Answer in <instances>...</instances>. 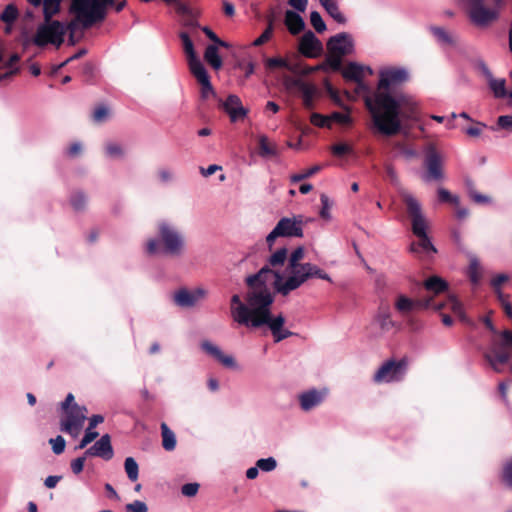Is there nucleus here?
<instances>
[{
    "label": "nucleus",
    "mask_w": 512,
    "mask_h": 512,
    "mask_svg": "<svg viewBox=\"0 0 512 512\" xmlns=\"http://www.w3.org/2000/svg\"><path fill=\"white\" fill-rule=\"evenodd\" d=\"M394 306L397 312L406 319L407 325L413 330L416 329V320L410 314L417 309L432 308L438 311L446 308L458 316L462 322L470 323L464 313L462 303L453 295H449L445 302L435 303L432 296L413 300L406 295L400 294L397 296Z\"/></svg>",
    "instance_id": "nucleus-4"
},
{
    "label": "nucleus",
    "mask_w": 512,
    "mask_h": 512,
    "mask_svg": "<svg viewBox=\"0 0 512 512\" xmlns=\"http://www.w3.org/2000/svg\"><path fill=\"white\" fill-rule=\"evenodd\" d=\"M111 115V111L108 106L104 104H99L94 108L92 113V121L96 124H101L106 122Z\"/></svg>",
    "instance_id": "nucleus-36"
},
{
    "label": "nucleus",
    "mask_w": 512,
    "mask_h": 512,
    "mask_svg": "<svg viewBox=\"0 0 512 512\" xmlns=\"http://www.w3.org/2000/svg\"><path fill=\"white\" fill-rule=\"evenodd\" d=\"M327 13L338 23H345L346 18L339 10V3L342 0H319Z\"/></svg>",
    "instance_id": "nucleus-29"
},
{
    "label": "nucleus",
    "mask_w": 512,
    "mask_h": 512,
    "mask_svg": "<svg viewBox=\"0 0 512 512\" xmlns=\"http://www.w3.org/2000/svg\"><path fill=\"white\" fill-rule=\"evenodd\" d=\"M304 256V248L302 246L297 247L288 256V263L283 271H272L264 266L256 273L265 272L263 278H257L254 284L271 287L280 295L287 296L312 278L332 281L330 276L317 265L309 262L302 263Z\"/></svg>",
    "instance_id": "nucleus-3"
},
{
    "label": "nucleus",
    "mask_w": 512,
    "mask_h": 512,
    "mask_svg": "<svg viewBox=\"0 0 512 512\" xmlns=\"http://www.w3.org/2000/svg\"><path fill=\"white\" fill-rule=\"evenodd\" d=\"M200 348L204 353L218 361L224 367L231 369H235L237 367L234 357L230 354L224 353L218 345L210 340H203L200 343Z\"/></svg>",
    "instance_id": "nucleus-15"
},
{
    "label": "nucleus",
    "mask_w": 512,
    "mask_h": 512,
    "mask_svg": "<svg viewBox=\"0 0 512 512\" xmlns=\"http://www.w3.org/2000/svg\"><path fill=\"white\" fill-rule=\"evenodd\" d=\"M409 78L403 67H384L379 71L378 89L373 96H366L365 103L371 114L376 132L393 136L401 131L405 121L417 117V103L406 94L392 95L388 90Z\"/></svg>",
    "instance_id": "nucleus-1"
},
{
    "label": "nucleus",
    "mask_w": 512,
    "mask_h": 512,
    "mask_svg": "<svg viewBox=\"0 0 512 512\" xmlns=\"http://www.w3.org/2000/svg\"><path fill=\"white\" fill-rule=\"evenodd\" d=\"M105 154L111 159L122 158L125 154L124 148L116 142H107L105 145Z\"/></svg>",
    "instance_id": "nucleus-42"
},
{
    "label": "nucleus",
    "mask_w": 512,
    "mask_h": 512,
    "mask_svg": "<svg viewBox=\"0 0 512 512\" xmlns=\"http://www.w3.org/2000/svg\"><path fill=\"white\" fill-rule=\"evenodd\" d=\"M299 50L306 57H316L322 50V44L313 32L308 31L300 39Z\"/></svg>",
    "instance_id": "nucleus-22"
},
{
    "label": "nucleus",
    "mask_w": 512,
    "mask_h": 512,
    "mask_svg": "<svg viewBox=\"0 0 512 512\" xmlns=\"http://www.w3.org/2000/svg\"><path fill=\"white\" fill-rule=\"evenodd\" d=\"M70 204L75 211H82L87 205V196L82 191H75L70 197Z\"/></svg>",
    "instance_id": "nucleus-41"
},
{
    "label": "nucleus",
    "mask_w": 512,
    "mask_h": 512,
    "mask_svg": "<svg viewBox=\"0 0 512 512\" xmlns=\"http://www.w3.org/2000/svg\"><path fill=\"white\" fill-rule=\"evenodd\" d=\"M85 456L101 457L104 460H110L113 457L110 436L103 435L93 446L85 451Z\"/></svg>",
    "instance_id": "nucleus-20"
},
{
    "label": "nucleus",
    "mask_w": 512,
    "mask_h": 512,
    "mask_svg": "<svg viewBox=\"0 0 512 512\" xmlns=\"http://www.w3.org/2000/svg\"><path fill=\"white\" fill-rule=\"evenodd\" d=\"M286 261L288 262V250L282 247L271 254L266 266L272 271H275L279 270L278 268L282 267Z\"/></svg>",
    "instance_id": "nucleus-27"
},
{
    "label": "nucleus",
    "mask_w": 512,
    "mask_h": 512,
    "mask_svg": "<svg viewBox=\"0 0 512 512\" xmlns=\"http://www.w3.org/2000/svg\"><path fill=\"white\" fill-rule=\"evenodd\" d=\"M328 118H330V124L332 122H336L341 125H349L352 122L351 117L348 113L333 112L328 116Z\"/></svg>",
    "instance_id": "nucleus-50"
},
{
    "label": "nucleus",
    "mask_w": 512,
    "mask_h": 512,
    "mask_svg": "<svg viewBox=\"0 0 512 512\" xmlns=\"http://www.w3.org/2000/svg\"><path fill=\"white\" fill-rule=\"evenodd\" d=\"M429 31L435 38L436 42L442 46H455L457 43V37L444 27L431 25Z\"/></svg>",
    "instance_id": "nucleus-23"
},
{
    "label": "nucleus",
    "mask_w": 512,
    "mask_h": 512,
    "mask_svg": "<svg viewBox=\"0 0 512 512\" xmlns=\"http://www.w3.org/2000/svg\"><path fill=\"white\" fill-rule=\"evenodd\" d=\"M81 25L80 20H78L77 15L75 18L71 20L67 25H65L66 33L69 32V42L74 45L76 41L74 40V34L78 29V26Z\"/></svg>",
    "instance_id": "nucleus-54"
},
{
    "label": "nucleus",
    "mask_w": 512,
    "mask_h": 512,
    "mask_svg": "<svg viewBox=\"0 0 512 512\" xmlns=\"http://www.w3.org/2000/svg\"><path fill=\"white\" fill-rule=\"evenodd\" d=\"M374 320L384 331H389L395 326V322L392 320L391 312L388 307H380Z\"/></svg>",
    "instance_id": "nucleus-28"
},
{
    "label": "nucleus",
    "mask_w": 512,
    "mask_h": 512,
    "mask_svg": "<svg viewBox=\"0 0 512 512\" xmlns=\"http://www.w3.org/2000/svg\"><path fill=\"white\" fill-rule=\"evenodd\" d=\"M328 388L310 389L299 395L300 407L303 411H310L319 406L327 397Z\"/></svg>",
    "instance_id": "nucleus-16"
},
{
    "label": "nucleus",
    "mask_w": 512,
    "mask_h": 512,
    "mask_svg": "<svg viewBox=\"0 0 512 512\" xmlns=\"http://www.w3.org/2000/svg\"><path fill=\"white\" fill-rule=\"evenodd\" d=\"M327 48L330 53L346 56L353 51V41L349 34L339 33L329 39Z\"/></svg>",
    "instance_id": "nucleus-17"
},
{
    "label": "nucleus",
    "mask_w": 512,
    "mask_h": 512,
    "mask_svg": "<svg viewBox=\"0 0 512 512\" xmlns=\"http://www.w3.org/2000/svg\"><path fill=\"white\" fill-rule=\"evenodd\" d=\"M508 280H509V276L507 274L500 273L491 279L490 284H491L492 288L494 289V291L500 290L501 285L504 284L505 282H507Z\"/></svg>",
    "instance_id": "nucleus-58"
},
{
    "label": "nucleus",
    "mask_w": 512,
    "mask_h": 512,
    "mask_svg": "<svg viewBox=\"0 0 512 512\" xmlns=\"http://www.w3.org/2000/svg\"><path fill=\"white\" fill-rule=\"evenodd\" d=\"M265 65L269 69L285 68L291 72H295L296 68L291 65L286 59L281 57L268 58Z\"/></svg>",
    "instance_id": "nucleus-39"
},
{
    "label": "nucleus",
    "mask_w": 512,
    "mask_h": 512,
    "mask_svg": "<svg viewBox=\"0 0 512 512\" xmlns=\"http://www.w3.org/2000/svg\"><path fill=\"white\" fill-rule=\"evenodd\" d=\"M272 34H273V24L270 22L268 27L265 29V31L257 39L254 40L252 45L256 46V47L263 45L264 43H266L267 41H269L271 39Z\"/></svg>",
    "instance_id": "nucleus-51"
},
{
    "label": "nucleus",
    "mask_w": 512,
    "mask_h": 512,
    "mask_svg": "<svg viewBox=\"0 0 512 512\" xmlns=\"http://www.w3.org/2000/svg\"><path fill=\"white\" fill-rule=\"evenodd\" d=\"M18 18V9L14 4H8L0 14V20L6 25H12Z\"/></svg>",
    "instance_id": "nucleus-38"
},
{
    "label": "nucleus",
    "mask_w": 512,
    "mask_h": 512,
    "mask_svg": "<svg viewBox=\"0 0 512 512\" xmlns=\"http://www.w3.org/2000/svg\"><path fill=\"white\" fill-rule=\"evenodd\" d=\"M161 435L163 448L166 451H173L176 447V436L166 423L161 424Z\"/></svg>",
    "instance_id": "nucleus-32"
},
{
    "label": "nucleus",
    "mask_w": 512,
    "mask_h": 512,
    "mask_svg": "<svg viewBox=\"0 0 512 512\" xmlns=\"http://www.w3.org/2000/svg\"><path fill=\"white\" fill-rule=\"evenodd\" d=\"M304 224L305 220L302 215L281 218L266 237L269 249H272V246L278 237H303Z\"/></svg>",
    "instance_id": "nucleus-10"
},
{
    "label": "nucleus",
    "mask_w": 512,
    "mask_h": 512,
    "mask_svg": "<svg viewBox=\"0 0 512 512\" xmlns=\"http://www.w3.org/2000/svg\"><path fill=\"white\" fill-rule=\"evenodd\" d=\"M399 195L411 218L412 232L418 238L417 242L410 245V251L425 254L435 253L436 249L426 233L428 223L423 214L420 202L413 194L404 188L399 189Z\"/></svg>",
    "instance_id": "nucleus-6"
},
{
    "label": "nucleus",
    "mask_w": 512,
    "mask_h": 512,
    "mask_svg": "<svg viewBox=\"0 0 512 512\" xmlns=\"http://www.w3.org/2000/svg\"><path fill=\"white\" fill-rule=\"evenodd\" d=\"M157 238H149L145 251L149 255H169L179 257L184 254L186 242L182 232L169 220L161 219L156 223Z\"/></svg>",
    "instance_id": "nucleus-5"
},
{
    "label": "nucleus",
    "mask_w": 512,
    "mask_h": 512,
    "mask_svg": "<svg viewBox=\"0 0 512 512\" xmlns=\"http://www.w3.org/2000/svg\"><path fill=\"white\" fill-rule=\"evenodd\" d=\"M113 0H72L71 12L77 15L83 29L92 27L105 17V7Z\"/></svg>",
    "instance_id": "nucleus-8"
},
{
    "label": "nucleus",
    "mask_w": 512,
    "mask_h": 512,
    "mask_svg": "<svg viewBox=\"0 0 512 512\" xmlns=\"http://www.w3.org/2000/svg\"><path fill=\"white\" fill-rule=\"evenodd\" d=\"M203 32L207 35V37L212 40L215 44L221 47L227 48L229 45L227 42L221 40L210 28L203 27Z\"/></svg>",
    "instance_id": "nucleus-59"
},
{
    "label": "nucleus",
    "mask_w": 512,
    "mask_h": 512,
    "mask_svg": "<svg viewBox=\"0 0 512 512\" xmlns=\"http://www.w3.org/2000/svg\"><path fill=\"white\" fill-rule=\"evenodd\" d=\"M321 169V167L319 165H315L309 169H306L305 171L301 172V173H298V174H294L290 177V181L292 183H297V182H300L304 179H307L311 176H313L314 174H316L317 172H319Z\"/></svg>",
    "instance_id": "nucleus-45"
},
{
    "label": "nucleus",
    "mask_w": 512,
    "mask_h": 512,
    "mask_svg": "<svg viewBox=\"0 0 512 512\" xmlns=\"http://www.w3.org/2000/svg\"><path fill=\"white\" fill-rule=\"evenodd\" d=\"M222 108L229 115L231 122L243 120L248 114V110L243 107L240 98L234 94L227 97L222 103Z\"/></svg>",
    "instance_id": "nucleus-18"
},
{
    "label": "nucleus",
    "mask_w": 512,
    "mask_h": 512,
    "mask_svg": "<svg viewBox=\"0 0 512 512\" xmlns=\"http://www.w3.org/2000/svg\"><path fill=\"white\" fill-rule=\"evenodd\" d=\"M426 174L423 176L425 181H439L443 179L442 159L433 146L427 149L425 157Z\"/></svg>",
    "instance_id": "nucleus-14"
},
{
    "label": "nucleus",
    "mask_w": 512,
    "mask_h": 512,
    "mask_svg": "<svg viewBox=\"0 0 512 512\" xmlns=\"http://www.w3.org/2000/svg\"><path fill=\"white\" fill-rule=\"evenodd\" d=\"M256 465L263 472H271L277 467V462L273 457H268L257 460Z\"/></svg>",
    "instance_id": "nucleus-46"
},
{
    "label": "nucleus",
    "mask_w": 512,
    "mask_h": 512,
    "mask_svg": "<svg viewBox=\"0 0 512 512\" xmlns=\"http://www.w3.org/2000/svg\"><path fill=\"white\" fill-rule=\"evenodd\" d=\"M86 457L87 456H82V457H78L76 459H74L72 462H71V470L74 474H80L82 471H83V468H84V463H85V460H86Z\"/></svg>",
    "instance_id": "nucleus-61"
},
{
    "label": "nucleus",
    "mask_w": 512,
    "mask_h": 512,
    "mask_svg": "<svg viewBox=\"0 0 512 512\" xmlns=\"http://www.w3.org/2000/svg\"><path fill=\"white\" fill-rule=\"evenodd\" d=\"M407 369L405 360H389L385 362L374 374V381L376 383H391L403 379Z\"/></svg>",
    "instance_id": "nucleus-12"
},
{
    "label": "nucleus",
    "mask_w": 512,
    "mask_h": 512,
    "mask_svg": "<svg viewBox=\"0 0 512 512\" xmlns=\"http://www.w3.org/2000/svg\"><path fill=\"white\" fill-rule=\"evenodd\" d=\"M157 177L161 183L168 184L174 180L175 174L169 168H160L157 171Z\"/></svg>",
    "instance_id": "nucleus-52"
},
{
    "label": "nucleus",
    "mask_w": 512,
    "mask_h": 512,
    "mask_svg": "<svg viewBox=\"0 0 512 512\" xmlns=\"http://www.w3.org/2000/svg\"><path fill=\"white\" fill-rule=\"evenodd\" d=\"M467 275L473 285H478L480 283L482 278V268L478 258L474 254L469 255Z\"/></svg>",
    "instance_id": "nucleus-26"
},
{
    "label": "nucleus",
    "mask_w": 512,
    "mask_h": 512,
    "mask_svg": "<svg viewBox=\"0 0 512 512\" xmlns=\"http://www.w3.org/2000/svg\"><path fill=\"white\" fill-rule=\"evenodd\" d=\"M311 25L318 33H322L326 30V24L323 21L321 15L317 11H312L310 14Z\"/></svg>",
    "instance_id": "nucleus-47"
},
{
    "label": "nucleus",
    "mask_w": 512,
    "mask_h": 512,
    "mask_svg": "<svg viewBox=\"0 0 512 512\" xmlns=\"http://www.w3.org/2000/svg\"><path fill=\"white\" fill-rule=\"evenodd\" d=\"M188 66L191 74L196 78L199 84L210 79L199 58H193V60L188 61Z\"/></svg>",
    "instance_id": "nucleus-30"
},
{
    "label": "nucleus",
    "mask_w": 512,
    "mask_h": 512,
    "mask_svg": "<svg viewBox=\"0 0 512 512\" xmlns=\"http://www.w3.org/2000/svg\"><path fill=\"white\" fill-rule=\"evenodd\" d=\"M484 358L494 371L500 372V366L508 362L510 355L497 343H493L489 350L485 352Z\"/></svg>",
    "instance_id": "nucleus-19"
},
{
    "label": "nucleus",
    "mask_w": 512,
    "mask_h": 512,
    "mask_svg": "<svg viewBox=\"0 0 512 512\" xmlns=\"http://www.w3.org/2000/svg\"><path fill=\"white\" fill-rule=\"evenodd\" d=\"M130 512H148V506L143 501L135 500L130 503Z\"/></svg>",
    "instance_id": "nucleus-64"
},
{
    "label": "nucleus",
    "mask_w": 512,
    "mask_h": 512,
    "mask_svg": "<svg viewBox=\"0 0 512 512\" xmlns=\"http://www.w3.org/2000/svg\"><path fill=\"white\" fill-rule=\"evenodd\" d=\"M259 155L261 157L275 156L277 154L276 146L269 143L266 135H260L258 138Z\"/></svg>",
    "instance_id": "nucleus-34"
},
{
    "label": "nucleus",
    "mask_w": 512,
    "mask_h": 512,
    "mask_svg": "<svg viewBox=\"0 0 512 512\" xmlns=\"http://www.w3.org/2000/svg\"><path fill=\"white\" fill-rule=\"evenodd\" d=\"M49 442L52 445V450L55 454L59 455L64 452L66 442L62 436L59 435L56 438H52Z\"/></svg>",
    "instance_id": "nucleus-56"
},
{
    "label": "nucleus",
    "mask_w": 512,
    "mask_h": 512,
    "mask_svg": "<svg viewBox=\"0 0 512 512\" xmlns=\"http://www.w3.org/2000/svg\"><path fill=\"white\" fill-rule=\"evenodd\" d=\"M66 35L65 24L60 21H44L37 27L32 39L33 44L38 47H45L48 44L60 47Z\"/></svg>",
    "instance_id": "nucleus-9"
},
{
    "label": "nucleus",
    "mask_w": 512,
    "mask_h": 512,
    "mask_svg": "<svg viewBox=\"0 0 512 512\" xmlns=\"http://www.w3.org/2000/svg\"><path fill=\"white\" fill-rule=\"evenodd\" d=\"M310 122L318 127H330V118L319 113H313L310 117Z\"/></svg>",
    "instance_id": "nucleus-55"
},
{
    "label": "nucleus",
    "mask_w": 512,
    "mask_h": 512,
    "mask_svg": "<svg viewBox=\"0 0 512 512\" xmlns=\"http://www.w3.org/2000/svg\"><path fill=\"white\" fill-rule=\"evenodd\" d=\"M503 480L512 487V459L503 468Z\"/></svg>",
    "instance_id": "nucleus-63"
},
{
    "label": "nucleus",
    "mask_w": 512,
    "mask_h": 512,
    "mask_svg": "<svg viewBox=\"0 0 512 512\" xmlns=\"http://www.w3.org/2000/svg\"><path fill=\"white\" fill-rule=\"evenodd\" d=\"M99 433L94 431L93 428L87 427L83 438L81 439L77 449H84L88 444L94 441L98 437Z\"/></svg>",
    "instance_id": "nucleus-48"
},
{
    "label": "nucleus",
    "mask_w": 512,
    "mask_h": 512,
    "mask_svg": "<svg viewBox=\"0 0 512 512\" xmlns=\"http://www.w3.org/2000/svg\"><path fill=\"white\" fill-rule=\"evenodd\" d=\"M488 85L495 97L502 98L507 96V91L505 89V80L504 79H495L493 76L489 78Z\"/></svg>",
    "instance_id": "nucleus-37"
},
{
    "label": "nucleus",
    "mask_w": 512,
    "mask_h": 512,
    "mask_svg": "<svg viewBox=\"0 0 512 512\" xmlns=\"http://www.w3.org/2000/svg\"><path fill=\"white\" fill-rule=\"evenodd\" d=\"M470 22L479 29H486L496 22L500 15L502 0H462Z\"/></svg>",
    "instance_id": "nucleus-7"
},
{
    "label": "nucleus",
    "mask_w": 512,
    "mask_h": 512,
    "mask_svg": "<svg viewBox=\"0 0 512 512\" xmlns=\"http://www.w3.org/2000/svg\"><path fill=\"white\" fill-rule=\"evenodd\" d=\"M206 296L207 291L202 287L193 290L181 288L174 293L173 300L175 304L181 308H191L204 300Z\"/></svg>",
    "instance_id": "nucleus-13"
},
{
    "label": "nucleus",
    "mask_w": 512,
    "mask_h": 512,
    "mask_svg": "<svg viewBox=\"0 0 512 512\" xmlns=\"http://www.w3.org/2000/svg\"><path fill=\"white\" fill-rule=\"evenodd\" d=\"M365 71L372 73L370 68H366L357 63H349L342 71V74L345 79L352 80L357 83V87L359 91L367 92V86L362 82V78L364 77Z\"/></svg>",
    "instance_id": "nucleus-21"
},
{
    "label": "nucleus",
    "mask_w": 512,
    "mask_h": 512,
    "mask_svg": "<svg viewBox=\"0 0 512 512\" xmlns=\"http://www.w3.org/2000/svg\"><path fill=\"white\" fill-rule=\"evenodd\" d=\"M200 85H201V97L203 99H207L210 96L215 95V91L211 85L210 79L205 82L200 83Z\"/></svg>",
    "instance_id": "nucleus-60"
},
{
    "label": "nucleus",
    "mask_w": 512,
    "mask_h": 512,
    "mask_svg": "<svg viewBox=\"0 0 512 512\" xmlns=\"http://www.w3.org/2000/svg\"><path fill=\"white\" fill-rule=\"evenodd\" d=\"M423 286L428 292L435 296L448 290V283L443 278L436 275L427 278Z\"/></svg>",
    "instance_id": "nucleus-24"
},
{
    "label": "nucleus",
    "mask_w": 512,
    "mask_h": 512,
    "mask_svg": "<svg viewBox=\"0 0 512 512\" xmlns=\"http://www.w3.org/2000/svg\"><path fill=\"white\" fill-rule=\"evenodd\" d=\"M438 199L443 203H452L455 206H459V198L456 195H452L447 189L440 187L437 190Z\"/></svg>",
    "instance_id": "nucleus-44"
},
{
    "label": "nucleus",
    "mask_w": 512,
    "mask_h": 512,
    "mask_svg": "<svg viewBox=\"0 0 512 512\" xmlns=\"http://www.w3.org/2000/svg\"><path fill=\"white\" fill-rule=\"evenodd\" d=\"M285 24L291 34H298L304 29V21L302 17L291 10L285 12Z\"/></svg>",
    "instance_id": "nucleus-25"
},
{
    "label": "nucleus",
    "mask_w": 512,
    "mask_h": 512,
    "mask_svg": "<svg viewBox=\"0 0 512 512\" xmlns=\"http://www.w3.org/2000/svg\"><path fill=\"white\" fill-rule=\"evenodd\" d=\"M180 39L183 44V49L186 54L187 61H191L193 60V58H198L194 49L193 42L190 39L189 35L186 32H181Z\"/></svg>",
    "instance_id": "nucleus-40"
},
{
    "label": "nucleus",
    "mask_w": 512,
    "mask_h": 512,
    "mask_svg": "<svg viewBox=\"0 0 512 512\" xmlns=\"http://www.w3.org/2000/svg\"><path fill=\"white\" fill-rule=\"evenodd\" d=\"M87 408L73 404L70 409L65 410V419L61 421V431L73 437L78 436L87 418Z\"/></svg>",
    "instance_id": "nucleus-11"
},
{
    "label": "nucleus",
    "mask_w": 512,
    "mask_h": 512,
    "mask_svg": "<svg viewBox=\"0 0 512 512\" xmlns=\"http://www.w3.org/2000/svg\"><path fill=\"white\" fill-rule=\"evenodd\" d=\"M300 93L304 106L308 109H311L313 107V99L316 93V88L311 84H307V86Z\"/></svg>",
    "instance_id": "nucleus-43"
},
{
    "label": "nucleus",
    "mask_w": 512,
    "mask_h": 512,
    "mask_svg": "<svg viewBox=\"0 0 512 512\" xmlns=\"http://www.w3.org/2000/svg\"><path fill=\"white\" fill-rule=\"evenodd\" d=\"M200 485L196 482L184 484L181 487V493L186 497H194L199 490Z\"/></svg>",
    "instance_id": "nucleus-57"
},
{
    "label": "nucleus",
    "mask_w": 512,
    "mask_h": 512,
    "mask_svg": "<svg viewBox=\"0 0 512 512\" xmlns=\"http://www.w3.org/2000/svg\"><path fill=\"white\" fill-rule=\"evenodd\" d=\"M497 124L500 128L512 132V115H502L498 118Z\"/></svg>",
    "instance_id": "nucleus-62"
},
{
    "label": "nucleus",
    "mask_w": 512,
    "mask_h": 512,
    "mask_svg": "<svg viewBox=\"0 0 512 512\" xmlns=\"http://www.w3.org/2000/svg\"><path fill=\"white\" fill-rule=\"evenodd\" d=\"M342 57L343 56H341L339 54L329 52V55L326 58V62L332 70L338 71L341 69Z\"/></svg>",
    "instance_id": "nucleus-53"
},
{
    "label": "nucleus",
    "mask_w": 512,
    "mask_h": 512,
    "mask_svg": "<svg viewBox=\"0 0 512 512\" xmlns=\"http://www.w3.org/2000/svg\"><path fill=\"white\" fill-rule=\"evenodd\" d=\"M282 83L285 90L289 93H300L308 84L299 77H292L289 75H284L282 77Z\"/></svg>",
    "instance_id": "nucleus-31"
},
{
    "label": "nucleus",
    "mask_w": 512,
    "mask_h": 512,
    "mask_svg": "<svg viewBox=\"0 0 512 512\" xmlns=\"http://www.w3.org/2000/svg\"><path fill=\"white\" fill-rule=\"evenodd\" d=\"M265 272L253 274L246 278L248 291L244 301L240 295L234 294L230 301V314L235 323L249 329L268 326L276 343L292 336L294 333L284 327L285 318L282 314L272 316L271 305L274 296L271 287L254 284L257 278H263Z\"/></svg>",
    "instance_id": "nucleus-2"
},
{
    "label": "nucleus",
    "mask_w": 512,
    "mask_h": 512,
    "mask_svg": "<svg viewBox=\"0 0 512 512\" xmlns=\"http://www.w3.org/2000/svg\"><path fill=\"white\" fill-rule=\"evenodd\" d=\"M218 45H208L204 53V59L209 63L215 70H218L222 66V59L218 53Z\"/></svg>",
    "instance_id": "nucleus-33"
},
{
    "label": "nucleus",
    "mask_w": 512,
    "mask_h": 512,
    "mask_svg": "<svg viewBox=\"0 0 512 512\" xmlns=\"http://www.w3.org/2000/svg\"><path fill=\"white\" fill-rule=\"evenodd\" d=\"M60 11V0H43L44 21H53L52 17Z\"/></svg>",
    "instance_id": "nucleus-35"
},
{
    "label": "nucleus",
    "mask_w": 512,
    "mask_h": 512,
    "mask_svg": "<svg viewBox=\"0 0 512 512\" xmlns=\"http://www.w3.org/2000/svg\"><path fill=\"white\" fill-rule=\"evenodd\" d=\"M320 201H321V205H322L321 210H320V217L329 221L331 219V213H330L331 203L329 201V198L327 195L322 194L320 197Z\"/></svg>",
    "instance_id": "nucleus-49"
}]
</instances>
